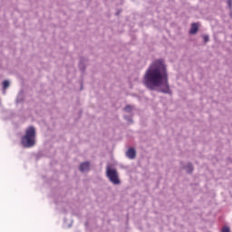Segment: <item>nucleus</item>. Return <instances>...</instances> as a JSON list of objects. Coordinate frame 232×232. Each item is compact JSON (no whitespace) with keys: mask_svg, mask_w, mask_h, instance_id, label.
Masks as SVG:
<instances>
[{"mask_svg":"<svg viewBox=\"0 0 232 232\" xmlns=\"http://www.w3.org/2000/svg\"><path fill=\"white\" fill-rule=\"evenodd\" d=\"M143 83L149 90L161 87L163 93H169V84L168 83V71L162 60L155 61L147 70Z\"/></svg>","mask_w":232,"mask_h":232,"instance_id":"1","label":"nucleus"},{"mask_svg":"<svg viewBox=\"0 0 232 232\" xmlns=\"http://www.w3.org/2000/svg\"><path fill=\"white\" fill-rule=\"evenodd\" d=\"M24 148H32L35 146V128L29 127L25 130V135L22 137L21 140Z\"/></svg>","mask_w":232,"mask_h":232,"instance_id":"2","label":"nucleus"},{"mask_svg":"<svg viewBox=\"0 0 232 232\" xmlns=\"http://www.w3.org/2000/svg\"><path fill=\"white\" fill-rule=\"evenodd\" d=\"M107 177L112 184L118 185L121 184V179H119V174L115 169H107Z\"/></svg>","mask_w":232,"mask_h":232,"instance_id":"3","label":"nucleus"},{"mask_svg":"<svg viewBox=\"0 0 232 232\" xmlns=\"http://www.w3.org/2000/svg\"><path fill=\"white\" fill-rule=\"evenodd\" d=\"M126 157H128V159H130L131 160L133 159H135V157H137V151L135 150V149L130 148L126 151Z\"/></svg>","mask_w":232,"mask_h":232,"instance_id":"4","label":"nucleus"},{"mask_svg":"<svg viewBox=\"0 0 232 232\" xmlns=\"http://www.w3.org/2000/svg\"><path fill=\"white\" fill-rule=\"evenodd\" d=\"M90 169V162H83L80 165V171H88Z\"/></svg>","mask_w":232,"mask_h":232,"instance_id":"5","label":"nucleus"},{"mask_svg":"<svg viewBox=\"0 0 232 232\" xmlns=\"http://www.w3.org/2000/svg\"><path fill=\"white\" fill-rule=\"evenodd\" d=\"M197 32H198V24L194 23L191 24L189 34H191L192 35H195Z\"/></svg>","mask_w":232,"mask_h":232,"instance_id":"6","label":"nucleus"},{"mask_svg":"<svg viewBox=\"0 0 232 232\" xmlns=\"http://www.w3.org/2000/svg\"><path fill=\"white\" fill-rule=\"evenodd\" d=\"M8 86H10V82H8V81H4V82H3V88H4V90H6V88H8Z\"/></svg>","mask_w":232,"mask_h":232,"instance_id":"7","label":"nucleus"},{"mask_svg":"<svg viewBox=\"0 0 232 232\" xmlns=\"http://www.w3.org/2000/svg\"><path fill=\"white\" fill-rule=\"evenodd\" d=\"M221 232H231V231L229 230V227H223Z\"/></svg>","mask_w":232,"mask_h":232,"instance_id":"8","label":"nucleus"},{"mask_svg":"<svg viewBox=\"0 0 232 232\" xmlns=\"http://www.w3.org/2000/svg\"><path fill=\"white\" fill-rule=\"evenodd\" d=\"M203 41H204V43H208L209 41V36L208 35H204L203 36Z\"/></svg>","mask_w":232,"mask_h":232,"instance_id":"9","label":"nucleus"},{"mask_svg":"<svg viewBox=\"0 0 232 232\" xmlns=\"http://www.w3.org/2000/svg\"><path fill=\"white\" fill-rule=\"evenodd\" d=\"M124 111H131V106H130V105H127V106L124 108Z\"/></svg>","mask_w":232,"mask_h":232,"instance_id":"10","label":"nucleus"},{"mask_svg":"<svg viewBox=\"0 0 232 232\" xmlns=\"http://www.w3.org/2000/svg\"><path fill=\"white\" fill-rule=\"evenodd\" d=\"M188 173H191L193 171V166L192 165H188Z\"/></svg>","mask_w":232,"mask_h":232,"instance_id":"11","label":"nucleus"},{"mask_svg":"<svg viewBox=\"0 0 232 232\" xmlns=\"http://www.w3.org/2000/svg\"><path fill=\"white\" fill-rule=\"evenodd\" d=\"M227 5H228V6H230V8H231V5H232V0H227Z\"/></svg>","mask_w":232,"mask_h":232,"instance_id":"12","label":"nucleus"}]
</instances>
